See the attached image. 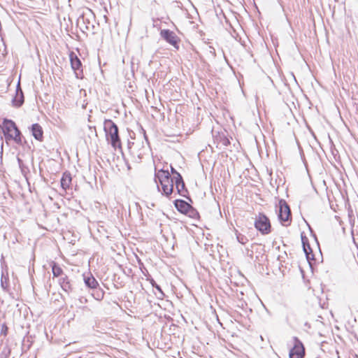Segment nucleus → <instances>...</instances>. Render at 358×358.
<instances>
[{
	"instance_id": "nucleus-1",
	"label": "nucleus",
	"mask_w": 358,
	"mask_h": 358,
	"mask_svg": "<svg viewBox=\"0 0 358 358\" xmlns=\"http://www.w3.org/2000/svg\"><path fill=\"white\" fill-rule=\"evenodd\" d=\"M104 130L106 138L115 149L121 148V141L118 134V127L112 120H107L104 122Z\"/></svg>"
},
{
	"instance_id": "nucleus-2",
	"label": "nucleus",
	"mask_w": 358,
	"mask_h": 358,
	"mask_svg": "<svg viewBox=\"0 0 358 358\" xmlns=\"http://www.w3.org/2000/svg\"><path fill=\"white\" fill-rule=\"evenodd\" d=\"M155 179L159 180L164 195L169 196L172 194L175 178L171 177L168 171L163 169L158 171L155 173Z\"/></svg>"
},
{
	"instance_id": "nucleus-3",
	"label": "nucleus",
	"mask_w": 358,
	"mask_h": 358,
	"mask_svg": "<svg viewBox=\"0 0 358 358\" xmlns=\"http://www.w3.org/2000/svg\"><path fill=\"white\" fill-rule=\"evenodd\" d=\"M255 228L263 234L271 231V224L268 218L264 214L259 213L255 222Z\"/></svg>"
},
{
	"instance_id": "nucleus-4",
	"label": "nucleus",
	"mask_w": 358,
	"mask_h": 358,
	"mask_svg": "<svg viewBox=\"0 0 358 358\" xmlns=\"http://www.w3.org/2000/svg\"><path fill=\"white\" fill-rule=\"evenodd\" d=\"M160 36L167 43L173 45L175 48L178 49L180 39L173 31L169 29H162L160 32Z\"/></svg>"
},
{
	"instance_id": "nucleus-5",
	"label": "nucleus",
	"mask_w": 358,
	"mask_h": 358,
	"mask_svg": "<svg viewBox=\"0 0 358 358\" xmlns=\"http://www.w3.org/2000/svg\"><path fill=\"white\" fill-rule=\"evenodd\" d=\"M291 216V212L288 204L283 199L279 201L278 217L281 222H288Z\"/></svg>"
},
{
	"instance_id": "nucleus-6",
	"label": "nucleus",
	"mask_w": 358,
	"mask_h": 358,
	"mask_svg": "<svg viewBox=\"0 0 358 358\" xmlns=\"http://www.w3.org/2000/svg\"><path fill=\"white\" fill-rule=\"evenodd\" d=\"M69 57L71 67L73 70L75 71L76 77L79 78V76L83 72L81 61L73 52H71L69 55Z\"/></svg>"
},
{
	"instance_id": "nucleus-7",
	"label": "nucleus",
	"mask_w": 358,
	"mask_h": 358,
	"mask_svg": "<svg viewBox=\"0 0 358 358\" xmlns=\"http://www.w3.org/2000/svg\"><path fill=\"white\" fill-rule=\"evenodd\" d=\"M24 101V94L20 87V82H18L15 96L12 99V103L14 107L19 108L20 107Z\"/></svg>"
},
{
	"instance_id": "nucleus-8",
	"label": "nucleus",
	"mask_w": 358,
	"mask_h": 358,
	"mask_svg": "<svg viewBox=\"0 0 358 358\" xmlns=\"http://www.w3.org/2000/svg\"><path fill=\"white\" fill-rule=\"evenodd\" d=\"M304 355V348L301 342L297 341L289 352V358H303Z\"/></svg>"
},
{
	"instance_id": "nucleus-9",
	"label": "nucleus",
	"mask_w": 358,
	"mask_h": 358,
	"mask_svg": "<svg viewBox=\"0 0 358 358\" xmlns=\"http://www.w3.org/2000/svg\"><path fill=\"white\" fill-rule=\"evenodd\" d=\"M175 185L178 194L182 196H185L187 191L185 189V182L180 174H178V176L175 177Z\"/></svg>"
},
{
	"instance_id": "nucleus-10",
	"label": "nucleus",
	"mask_w": 358,
	"mask_h": 358,
	"mask_svg": "<svg viewBox=\"0 0 358 358\" xmlns=\"http://www.w3.org/2000/svg\"><path fill=\"white\" fill-rule=\"evenodd\" d=\"M3 134L6 138H8V134L13 133L16 129H17L15 123L10 120L5 119L3 122Z\"/></svg>"
},
{
	"instance_id": "nucleus-11",
	"label": "nucleus",
	"mask_w": 358,
	"mask_h": 358,
	"mask_svg": "<svg viewBox=\"0 0 358 358\" xmlns=\"http://www.w3.org/2000/svg\"><path fill=\"white\" fill-rule=\"evenodd\" d=\"M175 206L179 212L183 214L187 213L188 210L191 208V206L187 202L180 199L175 201Z\"/></svg>"
},
{
	"instance_id": "nucleus-12",
	"label": "nucleus",
	"mask_w": 358,
	"mask_h": 358,
	"mask_svg": "<svg viewBox=\"0 0 358 358\" xmlns=\"http://www.w3.org/2000/svg\"><path fill=\"white\" fill-rule=\"evenodd\" d=\"M31 131L33 136L38 141H41L43 138V131L40 124L36 123L32 124Z\"/></svg>"
},
{
	"instance_id": "nucleus-13",
	"label": "nucleus",
	"mask_w": 358,
	"mask_h": 358,
	"mask_svg": "<svg viewBox=\"0 0 358 358\" xmlns=\"http://www.w3.org/2000/svg\"><path fill=\"white\" fill-rule=\"evenodd\" d=\"M59 284L64 292H69L72 290V285L66 275L60 278Z\"/></svg>"
},
{
	"instance_id": "nucleus-14",
	"label": "nucleus",
	"mask_w": 358,
	"mask_h": 358,
	"mask_svg": "<svg viewBox=\"0 0 358 358\" xmlns=\"http://www.w3.org/2000/svg\"><path fill=\"white\" fill-rule=\"evenodd\" d=\"M71 174L68 172L64 173L62 179H61V186L62 187L66 190L70 187V185L71 183Z\"/></svg>"
},
{
	"instance_id": "nucleus-15",
	"label": "nucleus",
	"mask_w": 358,
	"mask_h": 358,
	"mask_svg": "<svg viewBox=\"0 0 358 358\" xmlns=\"http://www.w3.org/2000/svg\"><path fill=\"white\" fill-rule=\"evenodd\" d=\"M84 282L88 287L94 289L98 286V282L90 274L87 276L84 275Z\"/></svg>"
},
{
	"instance_id": "nucleus-16",
	"label": "nucleus",
	"mask_w": 358,
	"mask_h": 358,
	"mask_svg": "<svg viewBox=\"0 0 358 358\" xmlns=\"http://www.w3.org/2000/svg\"><path fill=\"white\" fill-rule=\"evenodd\" d=\"M7 140H14L17 144L22 143L21 133L18 129H16L13 133L8 134V138Z\"/></svg>"
},
{
	"instance_id": "nucleus-17",
	"label": "nucleus",
	"mask_w": 358,
	"mask_h": 358,
	"mask_svg": "<svg viewBox=\"0 0 358 358\" xmlns=\"http://www.w3.org/2000/svg\"><path fill=\"white\" fill-rule=\"evenodd\" d=\"M52 272L54 277H62L65 275L63 273L62 268L55 262H52Z\"/></svg>"
},
{
	"instance_id": "nucleus-18",
	"label": "nucleus",
	"mask_w": 358,
	"mask_h": 358,
	"mask_svg": "<svg viewBox=\"0 0 358 358\" xmlns=\"http://www.w3.org/2000/svg\"><path fill=\"white\" fill-rule=\"evenodd\" d=\"M303 251L306 253L307 259H310V254L312 252L310 245L306 243L307 239L306 237L301 236Z\"/></svg>"
},
{
	"instance_id": "nucleus-19",
	"label": "nucleus",
	"mask_w": 358,
	"mask_h": 358,
	"mask_svg": "<svg viewBox=\"0 0 358 358\" xmlns=\"http://www.w3.org/2000/svg\"><path fill=\"white\" fill-rule=\"evenodd\" d=\"M10 354V350L8 347H4L0 353V358H8Z\"/></svg>"
},
{
	"instance_id": "nucleus-20",
	"label": "nucleus",
	"mask_w": 358,
	"mask_h": 358,
	"mask_svg": "<svg viewBox=\"0 0 358 358\" xmlns=\"http://www.w3.org/2000/svg\"><path fill=\"white\" fill-rule=\"evenodd\" d=\"M185 215H187L188 216L191 217H195L196 215H198L197 212L192 208L191 206V208L188 210V212L185 213Z\"/></svg>"
},
{
	"instance_id": "nucleus-21",
	"label": "nucleus",
	"mask_w": 358,
	"mask_h": 358,
	"mask_svg": "<svg viewBox=\"0 0 358 358\" xmlns=\"http://www.w3.org/2000/svg\"><path fill=\"white\" fill-rule=\"evenodd\" d=\"M237 240L242 245H245L247 243V241H248L247 238L245 236H242V235L237 236Z\"/></svg>"
},
{
	"instance_id": "nucleus-22",
	"label": "nucleus",
	"mask_w": 358,
	"mask_h": 358,
	"mask_svg": "<svg viewBox=\"0 0 358 358\" xmlns=\"http://www.w3.org/2000/svg\"><path fill=\"white\" fill-rule=\"evenodd\" d=\"M152 286H153V287H155L158 291H159V292H160V293L162 294V296H164V294H163V292H162V289H161V287H160L158 285H157L154 280H152Z\"/></svg>"
},
{
	"instance_id": "nucleus-23",
	"label": "nucleus",
	"mask_w": 358,
	"mask_h": 358,
	"mask_svg": "<svg viewBox=\"0 0 358 358\" xmlns=\"http://www.w3.org/2000/svg\"><path fill=\"white\" fill-rule=\"evenodd\" d=\"M171 173H173V174H176V176H178V174H180L178 172H177V171H176V169L173 167H171Z\"/></svg>"
},
{
	"instance_id": "nucleus-24",
	"label": "nucleus",
	"mask_w": 358,
	"mask_h": 358,
	"mask_svg": "<svg viewBox=\"0 0 358 358\" xmlns=\"http://www.w3.org/2000/svg\"><path fill=\"white\" fill-rule=\"evenodd\" d=\"M1 286L2 287L5 289L6 287H4L5 286V284H3V282L1 281Z\"/></svg>"
}]
</instances>
